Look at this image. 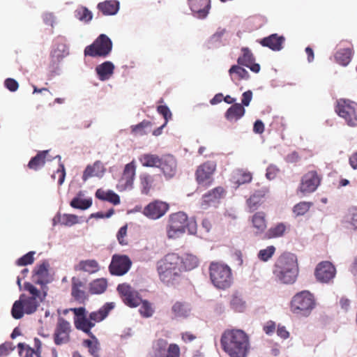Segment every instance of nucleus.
I'll return each mask as SVG.
<instances>
[{
  "mask_svg": "<svg viewBox=\"0 0 357 357\" xmlns=\"http://www.w3.org/2000/svg\"><path fill=\"white\" fill-rule=\"evenodd\" d=\"M222 350L229 357H248L250 350V339L241 329H226L220 340Z\"/></svg>",
  "mask_w": 357,
  "mask_h": 357,
  "instance_id": "obj_1",
  "label": "nucleus"
},
{
  "mask_svg": "<svg viewBox=\"0 0 357 357\" xmlns=\"http://www.w3.org/2000/svg\"><path fill=\"white\" fill-rule=\"evenodd\" d=\"M24 289L29 293L21 294L19 300L15 301L11 309V314L15 319H21L24 314L34 313L40 303L47 296L45 291H40L30 282H25Z\"/></svg>",
  "mask_w": 357,
  "mask_h": 357,
  "instance_id": "obj_2",
  "label": "nucleus"
},
{
  "mask_svg": "<svg viewBox=\"0 0 357 357\" xmlns=\"http://www.w3.org/2000/svg\"><path fill=\"white\" fill-rule=\"evenodd\" d=\"M273 273L276 279L282 284H294L299 275V266L296 256L289 252L280 255L273 265Z\"/></svg>",
  "mask_w": 357,
  "mask_h": 357,
  "instance_id": "obj_3",
  "label": "nucleus"
},
{
  "mask_svg": "<svg viewBox=\"0 0 357 357\" xmlns=\"http://www.w3.org/2000/svg\"><path fill=\"white\" fill-rule=\"evenodd\" d=\"M161 281L168 286H174L181 280L182 260L178 255L169 253L157 263Z\"/></svg>",
  "mask_w": 357,
  "mask_h": 357,
  "instance_id": "obj_4",
  "label": "nucleus"
},
{
  "mask_svg": "<svg viewBox=\"0 0 357 357\" xmlns=\"http://www.w3.org/2000/svg\"><path fill=\"white\" fill-rule=\"evenodd\" d=\"M209 278L215 287L225 290L233 283V275L231 268L223 263L213 261L208 267Z\"/></svg>",
  "mask_w": 357,
  "mask_h": 357,
  "instance_id": "obj_5",
  "label": "nucleus"
},
{
  "mask_svg": "<svg viewBox=\"0 0 357 357\" xmlns=\"http://www.w3.org/2000/svg\"><path fill=\"white\" fill-rule=\"evenodd\" d=\"M317 305L313 294L303 290L296 293L290 301V310L296 315L308 317Z\"/></svg>",
  "mask_w": 357,
  "mask_h": 357,
  "instance_id": "obj_6",
  "label": "nucleus"
},
{
  "mask_svg": "<svg viewBox=\"0 0 357 357\" xmlns=\"http://www.w3.org/2000/svg\"><path fill=\"white\" fill-rule=\"evenodd\" d=\"M188 225L187 215L181 211L172 213L166 227L167 236L169 238H176L185 232Z\"/></svg>",
  "mask_w": 357,
  "mask_h": 357,
  "instance_id": "obj_7",
  "label": "nucleus"
},
{
  "mask_svg": "<svg viewBox=\"0 0 357 357\" xmlns=\"http://www.w3.org/2000/svg\"><path fill=\"white\" fill-rule=\"evenodd\" d=\"M112 50V42L105 34H100L93 43L85 47L84 56L91 57L107 56Z\"/></svg>",
  "mask_w": 357,
  "mask_h": 357,
  "instance_id": "obj_8",
  "label": "nucleus"
},
{
  "mask_svg": "<svg viewBox=\"0 0 357 357\" xmlns=\"http://www.w3.org/2000/svg\"><path fill=\"white\" fill-rule=\"evenodd\" d=\"M216 167L217 164L213 160L206 161L197 167L195 177L199 187L206 189L213 183Z\"/></svg>",
  "mask_w": 357,
  "mask_h": 357,
  "instance_id": "obj_9",
  "label": "nucleus"
},
{
  "mask_svg": "<svg viewBox=\"0 0 357 357\" xmlns=\"http://www.w3.org/2000/svg\"><path fill=\"white\" fill-rule=\"evenodd\" d=\"M336 113L351 127L357 126V104L349 100L340 99L335 107Z\"/></svg>",
  "mask_w": 357,
  "mask_h": 357,
  "instance_id": "obj_10",
  "label": "nucleus"
},
{
  "mask_svg": "<svg viewBox=\"0 0 357 357\" xmlns=\"http://www.w3.org/2000/svg\"><path fill=\"white\" fill-rule=\"evenodd\" d=\"M136 168L135 160L125 165L122 175L116 184V189L119 192L130 190L133 188Z\"/></svg>",
  "mask_w": 357,
  "mask_h": 357,
  "instance_id": "obj_11",
  "label": "nucleus"
},
{
  "mask_svg": "<svg viewBox=\"0 0 357 357\" xmlns=\"http://www.w3.org/2000/svg\"><path fill=\"white\" fill-rule=\"evenodd\" d=\"M169 203L154 199L144 208L142 213L149 219L155 220L163 217L169 210Z\"/></svg>",
  "mask_w": 357,
  "mask_h": 357,
  "instance_id": "obj_12",
  "label": "nucleus"
},
{
  "mask_svg": "<svg viewBox=\"0 0 357 357\" xmlns=\"http://www.w3.org/2000/svg\"><path fill=\"white\" fill-rule=\"evenodd\" d=\"M71 331L70 323L64 318L59 317L53 334L54 344L62 345L68 343L70 340Z\"/></svg>",
  "mask_w": 357,
  "mask_h": 357,
  "instance_id": "obj_13",
  "label": "nucleus"
},
{
  "mask_svg": "<svg viewBox=\"0 0 357 357\" xmlns=\"http://www.w3.org/2000/svg\"><path fill=\"white\" fill-rule=\"evenodd\" d=\"M117 291L123 303L130 307H136L142 302L139 293L130 285L123 283L117 287Z\"/></svg>",
  "mask_w": 357,
  "mask_h": 357,
  "instance_id": "obj_14",
  "label": "nucleus"
},
{
  "mask_svg": "<svg viewBox=\"0 0 357 357\" xmlns=\"http://www.w3.org/2000/svg\"><path fill=\"white\" fill-rule=\"evenodd\" d=\"M225 190L218 186L204 193L199 202V207L202 210H206L211 206H216L220 199L225 195Z\"/></svg>",
  "mask_w": 357,
  "mask_h": 357,
  "instance_id": "obj_15",
  "label": "nucleus"
},
{
  "mask_svg": "<svg viewBox=\"0 0 357 357\" xmlns=\"http://www.w3.org/2000/svg\"><path fill=\"white\" fill-rule=\"evenodd\" d=\"M321 177L317 171H309L301 178L300 186L298 189L303 194H308L314 192L320 185Z\"/></svg>",
  "mask_w": 357,
  "mask_h": 357,
  "instance_id": "obj_16",
  "label": "nucleus"
},
{
  "mask_svg": "<svg viewBox=\"0 0 357 357\" xmlns=\"http://www.w3.org/2000/svg\"><path fill=\"white\" fill-rule=\"evenodd\" d=\"M132 262L126 255H114L109 266V272L114 275H123L130 268Z\"/></svg>",
  "mask_w": 357,
  "mask_h": 357,
  "instance_id": "obj_17",
  "label": "nucleus"
},
{
  "mask_svg": "<svg viewBox=\"0 0 357 357\" xmlns=\"http://www.w3.org/2000/svg\"><path fill=\"white\" fill-rule=\"evenodd\" d=\"M335 266L329 261H321L316 267L314 275L321 282H329L335 276Z\"/></svg>",
  "mask_w": 357,
  "mask_h": 357,
  "instance_id": "obj_18",
  "label": "nucleus"
},
{
  "mask_svg": "<svg viewBox=\"0 0 357 357\" xmlns=\"http://www.w3.org/2000/svg\"><path fill=\"white\" fill-rule=\"evenodd\" d=\"M71 296L79 304H84L88 300L85 283L76 277L71 280Z\"/></svg>",
  "mask_w": 357,
  "mask_h": 357,
  "instance_id": "obj_19",
  "label": "nucleus"
},
{
  "mask_svg": "<svg viewBox=\"0 0 357 357\" xmlns=\"http://www.w3.org/2000/svg\"><path fill=\"white\" fill-rule=\"evenodd\" d=\"M188 4L194 16L199 19L206 18L211 8L210 0H188Z\"/></svg>",
  "mask_w": 357,
  "mask_h": 357,
  "instance_id": "obj_20",
  "label": "nucleus"
},
{
  "mask_svg": "<svg viewBox=\"0 0 357 357\" xmlns=\"http://www.w3.org/2000/svg\"><path fill=\"white\" fill-rule=\"evenodd\" d=\"M161 162L158 168L162 172L167 178L174 177L177 172V163L175 158L172 155H165L161 157Z\"/></svg>",
  "mask_w": 357,
  "mask_h": 357,
  "instance_id": "obj_21",
  "label": "nucleus"
},
{
  "mask_svg": "<svg viewBox=\"0 0 357 357\" xmlns=\"http://www.w3.org/2000/svg\"><path fill=\"white\" fill-rule=\"evenodd\" d=\"M242 55L237 59V63L243 66H246L251 71L257 73L260 71V66L256 63L255 58L252 51L248 47L241 48Z\"/></svg>",
  "mask_w": 357,
  "mask_h": 357,
  "instance_id": "obj_22",
  "label": "nucleus"
},
{
  "mask_svg": "<svg viewBox=\"0 0 357 357\" xmlns=\"http://www.w3.org/2000/svg\"><path fill=\"white\" fill-rule=\"evenodd\" d=\"M155 187V176L142 172L139 176V188L142 195H149Z\"/></svg>",
  "mask_w": 357,
  "mask_h": 357,
  "instance_id": "obj_23",
  "label": "nucleus"
},
{
  "mask_svg": "<svg viewBox=\"0 0 357 357\" xmlns=\"http://www.w3.org/2000/svg\"><path fill=\"white\" fill-rule=\"evenodd\" d=\"M284 40L283 36L273 33L261 39L259 43L263 47H267L273 51H280L282 48Z\"/></svg>",
  "mask_w": 357,
  "mask_h": 357,
  "instance_id": "obj_24",
  "label": "nucleus"
},
{
  "mask_svg": "<svg viewBox=\"0 0 357 357\" xmlns=\"http://www.w3.org/2000/svg\"><path fill=\"white\" fill-rule=\"evenodd\" d=\"M115 304L114 303H106L98 310L91 312L89 314V319L95 324L102 321L107 317L109 312L113 310Z\"/></svg>",
  "mask_w": 357,
  "mask_h": 357,
  "instance_id": "obj_25",
  "label": "nucleus"
},
{
  "mask_svg": "<svg viewBox=\"0 0 357 357\" xmlns=\"http://www.w3.org/2000/svg\"><path fill=\"white\" fill-rule=\"evenodd\" d=\"M119 2L116 0H107L100 2L97 8L103 15H114L119 10Z\"/></svg>",
  "mask_w": 357,
  "mask_h": 357,
  "instance_id": "obj_26",
  "label": "nucleus"
},
{
  "mask_svg": "<svg viewBox=\"0 0 357 357\" xmlns=\"http://www.w3.org/2000/svg\"><path fill=\"white\" fill-rule=\"evenodd\" d=\"M74 324L77 329L86 333L91 338H95V335L91 333V330L95 326V323L92 322L89 317L86 315L79 319H74Z\"/></svg>",
  "mask_w": 357,
  "mask_h": 357,
  "instance_id": "obj_27",
  "label": "nucleus"
},
{
  "mask_svg": "<svg viewBox=\"0 0 357 357\" xmlns=\"http://www.w3.org/2000/svg\"><path fill=\"white\" fill-rule=\"evenodd\" d=\"M245 113V109L241 104L234 103L226 111L225 116L229 121H237Z\"/></svg>",
  "mask_w": 357,
  "mask_h": 357,
  "instance_id": "obj_28",
  "label": "nucleus"
},
{
  "mask_svg": "<svg viewBox=\"0 0 357 357\" xmlns=\"http://www.w3.org/2000/svg\"><path fill=\"white\" fill-rule=\"evenodd\" d=\"M95 195L98 199L107 201L114 205H118L121 202L119 196L111 190H104L102 188H99L96 190Z\"/></svg>",
  "mask_w": 357,
  "mask_h": 357,
  "instance_id": "obj_29",
  "label": "nucleus"
},
{
  "mask_svg": "<svg viewBox=\"0 0 357 357\" xmlns=\"http://www.w3.org/2000/svg\"><path fill=\"white\" fill-rule=\"evenodd\" d=\"M48 153V150L38 151V153L30 160L27 167L34 171L39 170L45 165Z\"/></svg>",
  "mask_w": 357,
  "mask_h": 357,
  "instance_id": "obj_30",
  "label": "nucleus"
},
{
  "mask_svg": "<svg viewBox=\"0 0 357 357\" xmlns=\"http://www.w3.org/2000/svg\"><path fill=\"white\" fill-rule=\"evenodd\" d=\"M114 66L111 61H105L96 68V71L100 80L105 81L113 75Z\"/></svg>",
  "mask_w": 357,
  "mask_h": 357,
  "instance_id": "obj_31",
  "label": "nucleus"
},
{
  "mask_svg": "<svg viewBox=\"0 0 357 357\" xmlns=\"http://www.w3.org/2000/svg\"><path fill=\"white\" fill-rule=\"evenodd\" d=\"M242 66L239 64L233 65L229 70V74L233 82L247 80L250 78L249 73Z\"/></svg>",
  "mask_w": 357,
  "mask_h": 357,
  "instance_id": "obj_32",
  "label": "nucleus"
},
{
  "mask_svg": "<svg viewBox=\"0 0 357 357\" xmlns=\"http://www.w3.org/2000/svg\"><path fill=\"white\" fill-rule=\"evenodd\" d=\"M104 172V166L100 161L95 162L92 165H88L82 175L83 181H86L90 177L98 176Z\"/></svg>",
  "mask_w": 357,
  "mask_h": 357,
  "instance_id": "obj_33",
  "label": "nucleus"
},
{
  "mask_svg": "<svg viewBox=\"0 0 357 357\" xmlns=\"http://www.w3.org/2000/svg\"><path fill=\"white\" fill-rule=\"evenodd\" d=\"M172 311L175 317L187 318L191 312L190 305L185 302H176L172 307Z\"/></svg>",
  "mask_w": 357,
  "mask_h": 357,
  "instance_id": "obj_34",
  "label": "nucleus"
},
{
  "mask_svg": "<svg viewBox=\"0 0 357 357\" xmlns=\"http://www.w3.org/2000/svg\"><path fill=\"white\" fill-rule=\"evenodd\" d=\"M139 161L145 167H158L161 158L156 154L144 153L139 157Z\"/></svg>",
  "mask_w": 357,
  "mask_h": 357,
  "instance_id": "obj_35",
  "label": "nucleus"
},
{
  "mask_svg": "<svg viewBox=\"0 0 357 357\" xmlns=\"http://www.w3.org/2000/svg\"><path fill=\"white\" fill-rule=\"evenodd\" d=\"M252 179V173L244 169H237L232 176V181L237 188L241 185L251 182Z\"/></svg>",
  "mask_w": 357,
  "mask_h": 357,
  "instance_id": "obj_36",
  "label": "nucleus"
},
{
  "mask_svg": "<svg viewBox=\"0 0 357 357\" xmlns=\"http://www.w3.org/2000/svg\"><path fill=\"white\" fill-rule=\"evenodd\" d=\"M353 50L344 48L337 51L334 57L337 63L342 66H347L351 62Z\"/></svg>",
  "mask_w": 357,
  "mask_h": 357,
  "instance_id": "obj_37",
  "label": "nucleus"
},
{
  "mask_svg": "<svg viewBox=\"0 0 357 357\" xmlns=\"http://www.w3.org/2000/svg\"><path fill=\"white\" fill-rule=\"evenodd\" d=\"M253 227L257 230V234L263 233L266 229V215L264 212H257L252 218Z\"/></svg>",
  "mask_w": 357,
  "mask_h": 357,
  "instance_id": "obj_38",
  "label": "nucleus"
},
{
  "mask_svg": "<svg viewBox=\"0 0 357 357\" xmlns=\"http://www.w3.org/2000/svg\"><path fill=\"white\" fill-rule=\"evenodd\" d=\"M76 270L94 273L99 270V264L95 259L82 260L77 265Z\"/></svg>",
  "mask_w": 357,
  "mask_h": 357,
  "instance_id": "obj_39",
  "label": "nucleus"
},
{
  "mask_svg": "<svg viewBox=\"0 0 357 357\" xmlns=\"http://www.w3.org/2000/svg\"><path fill=\"white\" fill-rule=\"evenodd\" d=\"M83 196L82 192H79L77 194V196L74 197L70 203V205L71 207L77 209H81V210H86L89 208H90L92 205V199L88 198V199H81L80 197Z\"/></svg>",
  "mask_w": 357,
  "mask_h": 357,
  "instance_id": "obj_40",
  "label": "nucleus"
},
{
  "mask_svg": "<svg viewBox=\"0 0 357 357\" xmlns=\"http://www.w3.org/2000/svg\"><path fill=\"white\" fill-rule=\"evenodd\" d=\"M287 229V225L284 223H278L267 230L264 238L267 239L275 238L282 236Z\"/></svg>",
  "mask_w": 357,
  "mask_h": 357,
  "instance_id": "obj_41",
  "label": "nucleus"
},
{
  "mask_svg": "<svg viewBox=\"0 0 357 357\" xmlns=\"http://www.w3.org/2000/svg\"><path fill=\"white\" fill-rule=\"evenodd\" d=\"M17 347L22 357H40V346H38L36 351L24 343H19Z\"/></svg>",
  "mask_w": 357,
  "mask_h": 357,
  "instance_id": "obj_42",
  "label": "nucleus"
},
{
  "mask_svg": "<svg viewBox=\"0 0 357 357\" xmlns=\"http://www.w3.org/2000/svg\"><path fill=\"white\" fill-rule=\"evenodd\" d=\"M229 303L231 308L235 312H243L246 308L245 301L238 293L231 295Z\"/></svg>",
  "mask_w": 357,
  "mask_h": 357,
  "instance_id": "obj_43",
  "label": "nucleus"
},
{
  "mask_svg": "<svg viewBox=\"0 0 357 357\" xmlns=\"http://www.w3.org/2000/svg\"><path fill=\"white\" fill-rule=\"evenodd\" d=\"M181 259L182 260V272L183 271H190L199 264L198 258L191 254H186Z\"/></svg>",
  "mask_w": 357,
  "mask_h": 357,
  "instance_id": "obj_44",
  "label": "nucleus"
},
{
  "mask_svg": "<svg viewBox=\"0 0 357 357\" xmlns=\"http://www.w3.org/2000/svg\"><path fill=\"white\" fill-rule=\"evenodd\" d=\"M107 287V280L100 278L93 280L89 284V292L91 294H100L105 292Z\"/></svg>",
  "mask_w": 357,
  "mask_h": 357,
  "instance_id": "obj_45",
  "label": "nucleus"
},
{
  "mask_svg": "<svg viewBox=\"0 0 357 357\" xmlns=\"http://www.w3.org/2000/svg\"><path fill=\"white\" fill-rule=\"evenodd\" d=\"M168 342L166 340L160 338L157 340L153 346L155 357H162L168 348Z\"/></svg>",
  "mask_w": 357,
  "mask_h": 357,
  "instance_id": "obj_46",
  "label": "nucleus"
},
{
  "mask_svg": "<svg viewBox=\"0 0 357 357\" xmlns=\"http://www.w3.org/2000/svg\"><path fill=\"white\" fill-rule=\"evenodd\" d=\"M75 17L77 20L87 23L92 20L93 14L86 7L80 6L75 10Z\"/></svg>",
  "mask_w": 357,
  "mask_h": 357,
  "instance_id": "obj_47",
  "label": "nucleus"
},
{
  "mask_svg": "<svg viewBox=\"0 0 357 357\" xmlns=\"http://www.w3.org/2000/svg\"><path fill=\"white\" fill-rule=\"evenodd\" d=\"M48 264L45 262L38 266L35 270V276L37 279L35 280V282L37 284H43V280L47 276L48 270H47Z\"/></svg>",
  "mask_w": 357,
  "mask_h": 357,
  "instance_id": "obj_48",
  "label": "nucleus"
},
{
  "mask_svg": "<svg viewBox=\"0 0 357 357\" xmlns=\"http://www.w3.org/2000/svg\"><path fill=\"white\" fill-rule=\"evenodd\" d=\"M56 218H58V221L61 225L67 227H71L79 222L78 216L73 214L65 213L63 215H59L56 216Z\"/></svg>",
  "mask_w": 357,
  "mask_h": 357,
  "instance_id": "obj_49",
  "label": "nucleus"
},
{
  "mask_svg": "<svg viewBox=\"0 0 357 357\" xmlns=\"http://www.w3.org/2000/svg\"><path fill=\"white\" fill-rule=\"evenodd\" d=\"M312 206L313 203L311 202H300L294 206L293 213L296 216L304 215Z\"/></svg>",
  "mask_w": 357,
  "mask_h": 357,
  "instance_id": "obj_50",
  "label": "nucleus"
},
{
  "mask_svg": "<svg viewBox=\"0 0 357 357\" xmlns=\"http://www.w3.org/2000/svg\"><path fill=\"white\" fill-rule=\"evenodd\" d=\"M152 126L149 121L144 120L141 123L132 126L131 132L134 135H144L147 133V129Z\"/></svg>",
  "mask_w": 357,
  "mask_h": 357,
  "instance_id": "obj_51",
  "label": "nucleus"
},
{
  "mask_svg": "<svg viewBox=\"0 0 357 357\" xmlns=\"http://www.w3.org/2000/svg\"><path fill=\"white\" fill-rule=\"evenodd\" d=\"M345 221L352 229L357 230V206H353L349 209Z\"/></svg>",
  "mask_w": 357,
  "mask_h": 357,
  "instance_id": "obj_52",
  "label": "nucleus"
},
{
  "mask_svg": "<svg viewBox=\"0 0 357 357\" xmlns=\"http://www.w3.org/2000/svg\"><path fill=\"white\" fill-rule=\"evenodd\" d=\"M276 248L273 245H269L265 249H261L257 254V257L262 261H268L272 258L275 252Z\"/></svg>",
  "mask_w": 357,
  "mask_h": 357,
  "instance_id": "obj_53",
  "label": "nucleus"
},
{
  "mask_svg": "<svg viewBox=\"0 0 357 357\" xmlns=\"http://www.w3.org/2000/svg\"><path fill=\"white\" fill-rule=\"evenodd\" d=\"M93 339L94 340L93 341L90 340H84L83 344L85 347H88L89 353L93 357H99V342H98V340L96 337Z\"/></svg>",
  "mask_w": 357,
  "mask_h": 357,
  "instance_id": "obj_54",
  "label": "nucleus"
},
{
  "mask_svg": "<svg viewBox=\"0 0 357 357\" xmlns=\"http://www.w3.org/2000/svg\"><path fill=\"white\" fill-rule=\"evenodd\" d=\"M139 313L143 317H151L154 313V309L150 302L146 300L143 301L140 303Z\"/></svg>",
  "mask_w": 357,
  "mask_h": 357,
  "instance_id": "obj_55",
  "label": "nucleus"
},
{
  "mask_svg": "<svg viewBox=\"0 0 357 357\" xmlns=\"http://www.w3.org/2000/svg\"><path fill=\"white\" fill-rule=\"evenodd\" d=\"M181 350L178 344L172 343L169 344L165 354L162 357H180Z\"/></svg>",
  "mask_w": 357,
  "mask_h": 357,
  "instance_id": "obj_56",
  "label": "nucleus"
},
{
  "mask_svg": "<svg viewBox=\"0 0 357 357\" xmlns=\"http://www.w3.org/2000/svg\"><path fill=\"white\" fill-rule=\"evenodd\" d=\"M35 252L31 251L23 255L22 257L19 258L16 262L18 266H26L29 264H31L33 261V255Z\"/></svg>",
  "mask_w": 357,
  "mask_h": 357,
  "instance_id": "obj_57",
  "label": "nucleus"
},
{
  "mask_svg": "<svg viewBox=\"0 0 357 357\" xmlns=\"http://www.w3.org/2000/svg\"><path fill=\"white\" fill-rule=\"evenodd\" d=\"M261 199L257 195H252L247 200V205L251 211L256 210L261 204Z\"/></svg>",
  "mask_w": 357,
  "mask_h": 357,
  "instance_id": "obj_58",
  "label": "nucleus"
},
{
  "mask_svg": "<svg viewBox=\"0 0 357 357\" xmlns=\"http://www.w3.org/2000/svg\"><path fill=\"white\" fill-rule=\"evenodd\" d=\"M15 349V346L12 342H5L0 345V357L8 355Z\"/></svg>",
  "mask_w": 357,
  "mask_h": 357,
  "instance_id": "obj_59",
  "label": "nucleus"
},
{
  "mask_svg": "<svg viewBox=\"0 0 357 357\" xmlns=\"http://www.w3.org/2000/svg\"><path fill=\"white\" fill-rule=\"evenodd\" d=\"M157 111L164 117L165 120V123H167L169 119H172V113L167 106L160 105L157 107Z\"/></svg>",
  "mask_w": 357,
  "mask_h": 357,
  "instance_id": "obj_60",
  "label": "nucleus"
},
{
  "mask_svg": "<svg viewBox=\"0 0 357 357\" xmlns=\"http://www.w3.org/2000/svg\"><path fill=\"white\" fill-rule=\"evenodd\" d=\"M5 86L10 91H16L19 87L18 82L12 78H7L4 82Z\"/></svg>",
  "mask_w": 357,
  "mask_h": 357,
  "instance_id": "obj_61",
  "label": "nucleus"
},
{
  "mask_svg": "<svg viewBox=\"0 0 357 357\" xmlns=\"http://www.w3.org/2000/svg\"><path fill=\"white\" fill-rule=\"evenodd\" d=\"M279 172V169L275 165H269L266 169V178L269 180L274 179Z\"/></svg>",
  "mask_w": 357,
  "mask_h": 357,
  "instance_id": "obj_62",
  "label": "nucleus"
},
{
  "mask_svg": "<svg viewBox=\"0 0 357 357\" xmlns=\"http://www.w3.org/2000/svg\"><path fill=\"white\" fill-rule=\"evenodd\" d=\"M127 234V226H123L120 228L117 233V239L121 245H126L127 241L125 239V237Z\"/></svg>",
  "mask_w": 357,
  "mask_h": 357,
  "instance_id": "obj_63",
  "label": "nucleus"
},
{
  "mask_svg": "<svg viewBox=\"0 0 357 357\" xmlns=\"http://www.w3.org/2000/svg\"><path fill=\"white\" fill-rule=\"evenodd\" d=\"M275 328H276L275 323L273 321H268L264 326L263 330L266 334L271 335L275 332Z\"/></svg>",
  "mask_w": 357,
  "mask_h": 357,
  "instance_id": "obj_64",
  "label": "nucleus"
}]
</instances>
